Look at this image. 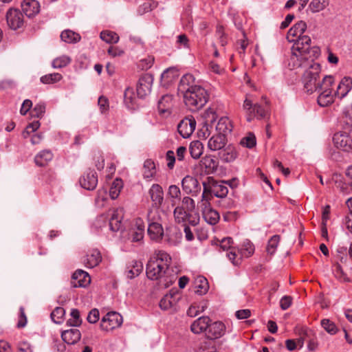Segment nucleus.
Returning a JSON list of instances; mask_svg holds the SVG:
<instances>
[{"label":"nucleus","mask_w":352,"mask_h":352,"mask_svg":"<svg viewBox=\"0 0 352 352\" xmlns=\"http://www.w3.org/2000/svg\"><path fill=\"white\" fill-rule=\"evenodd\" d=\"M307 29V24L303 21L295 23L288 31L287 39L290 43H294L291 47L292 61L299 63V58H308L311 56L319 55L320 49L316 47H311V38L309 36L303 35Z\"/></svg>","instance_id":"nucleus-1"},{"label":"nucleus","mask_w":352,"mask_h":352,"mask_svg":"<svg viewBox=\"0 0 352 352\" xmlns=\"http://www.w3.org/2000/svg\"><path fill=\"white\" fill-rule=\"evenodd\" d=\"M170 256L163 250H158L148 261L146 273L149 279L158 280L160 287L167 288L176 280V276L169 269Z\"/></svg>","instance_id":"nucleus-2"},{"label":"nucleus","mask_w":352,"mask_h":352,"mask_svg":"<svg viewBox=\"0 0 352 352\" xmlns=\"http://www.w3.org/2000/svg\"><path fill=\"white\" fill-rule=\"evenodd\" d=\"M319 55L311 56L308 58H299V63L289 60V66L292 69H302L304 70L302 82L304 87L307 93L312 94L314 91H317L322 84L319 79V74L320 72V65L314 62V58Z\"/></svg>","instance_id":"nucleus-3"},{"label":"nucleus","mask_w":352,"mask_h":352,"mask_svg":"<svg viewBox=\"0 0 352 352\" xmlns=\"http://www.w3.org/2000/svg\"><path fill=\"white\" fill-rule=\"evenodd\" d=\"M186 105L191 111H197L202 108L208 100V94L201 86L193 87L190 90L182 95Z\"/></svg>","instance_id":"nucleus-4"},{"label":"nucleus","mask_w":352,"mask_h":352,"mask_svg":"<svg viewBox=\"0 0 352 352\" xmlns=\"http://www.w3.org/2000/svg\"><path fill=\"white\" fill-rule=\"evenodd\" d=\"M334 77L332 76H325L318 89L319 96L318 97V103L320 107H327L334 102L337 97L335 92H332V87L334 84Z\"/></svg>","instance_id":"nucleus-5"},{"label":"nucleus","mask_w":352,"mask_h":352,"mask_svg":"<svg viewBox=\"0 0 352 352\" xmlns=\"http://www.w3.org/2000/svg\"><path fill=\"white\" fill-rule=\"evenodd\" d=\"M255 248L254 244L248 239H245L241 244L236 254V249H232L229 252L226 253V257L234 265H239L241 263L242 258H249L254 253Z\"/></svg>","instance_id":"nucleus-6"},{"label":"nucleus","mask_w":352,"mask_h":352,"mask_svg":"<svg viewBox=\"0 0 352 352\" xmlns=\"http://www.w3.org/2000/svg\"><path fill=\"white\" fill-rule=\"evenodd\" d=\"M265 104H252V102L246 98L243 102V109L247 113V120L251 122L254 118L258 119L264 118L268 113L269 107L267 102L265 100Z\"/></svg>","instance_id":"nucleus-7"},{"label":"nucleus","mask_w":352,"mask_h":352,"mask_svg":"<svg viewBox=\"0 0 352 352\" xmlns=\"http://www.w3.org/2000/svg\"><path fill=\"white\" fill-rule=\"evenodd\" d=\"M204 191L206 189V198L208 201L212 197V194L216 197H226L228 193V188L223 182H217L212 177H209L207 181L203 182Z\"/></svg>","instance_id":"nucleus-8"},{"label":"nucleus","mask_w":352,"mask_h":352,"mask_svg":"<svg viewBox=\"0 0 352 352\" xmlns=\"http://www.w3.org/2000/svg\"><path fill=\"white\" fill-rule=\"evenodd\" d=\"M175 221L177 223L183 226L191 225L197 226L199 223L200 217L197 212H190L184 208V206H177L173 211Z\"/></svg>","instance_id":"nucleus-9"},{"label":"nucleus","mask_w":352,"mask_h":352,"mask_svg":"<svg viewBox=\"0 0 352 352\" xmlns=\"http://www.w3.org/2000/svg\"><path fill=\"white\" fill-rule=\"evenodd\" d=\"M202 215L204 220L210 225H215L219 220V214L217 211L212 208L210 201L206 198V189L203 191L201 200L200 202Z\"/></svg>","instance_id":"nucleus-10"},{"label":"nucleus","mask_w":352,"mask_h":352,"mask_svg":"<svg viewBox=\"0 0 352 352\" xmlns=\"http://www.w3.org/2000/svg\"><path fill=\"white\" fill-rule=\"evenodd\" d=\"M217 119V113L212 109H208L205 113V121L203 122L201 128L199 130V136L206 139L210 135L216 134L214 131V124Z\"/></svg>","instance_id":"nucleus-11"},{"label":"nucleus","mask_w":352,"mask_h":352,"mask_svg":"<svg viewBox=\"0 0 352 352\" xmlns=\"http://www.w3.org/2000/svg\"><path fill=\"white\" fill-rule=\"evenodd\" d=\"M152 211L148 213V229L147 233L151 240L160 242L162 239L164 230L161 223L155 220L154 217H151Z\"/></svg>","instance_id":"nucleus-12"},{"label":"nucleus","mask_w":352,"mask_h":352,"mask_svg":"<svg viewBox=\"0 0 352 352\" xmlns=\"http://www.w3.org/2000/svg\"><path fill=\"white\" fill-rule=\"evenodd\" d=\"M123 322L122 316L116 311H109L101 320V327L104 330L119 328Z\"/></svg>","instance_id":"nucleus-13"},{"label":"nucleus","mask_w":352,"mask_h":352,"mask_svg":"<svg viewBox=\"0 0 352 352\" xmlns=\"http://www.w3.org/2000/svg\"><path fill=\"white\" fill-rule=\"evenodd\" d=\"M333 142L335 146L344 151L352 150V138L347 131H338L333 135Z\"/></svg>","instance_id":"nucleus-14"},{"label":"nucleus","mask_w":352,"mask_h":352,"mask_svg":"<svg viewBox=\"0 0 352 352\" xmlns=\"http://www.w3.org/2000/svg\"><path fill=\"white\" fill-rule=\"evenodd\" d=\"M181 298L182 295L177 289H171L161 299L160 307L163 310L175 309Z\"/></svg>","instance_id":"nucleus-15"},{"label":"nucleus","mask_w":352,"mask_h":352,"mask_svg":"<svg viewBox=\"0 0 352 352\" xmlns=\"http://www.w3.org/2000/svg\"><path fill=\"white\" fill-rule=\"evenodd\" d=\"M153 77L149 74L142 76L137 85V94L140 98H144L151 91Z\"/></svg>","instance_id":"nucleus-16"},{"label":"nucleus","mask_w":352,"mask_h":352,"mask_svg":"<svg viewBox=\"0 0 352 352\" xmlns=\"http://www.w3.org/2000/svg\"><path fill=\"white\" fill-rule=\"evenodd\" d=\"M182 187L186 194H190L192 196H197L201 188L198 180L191 175H186L183 178L182 180Z\"/></svg>","instance_id":"nucleus-17"},{"label":"nucleus","mask_w":352,"mask_h":352,"mask_svg":"<svg viewBox=\"0 0 352 352\" xmlns=\"http://www.w3.org/2000/svg\"><path fill=\"white\" fill-rule=\"evenodd\" d=\"M195 127L196 121L195 118L191 116L183 119L178 124L177 130L182 138H188L192 135Z\"/></svg>","instance_id":"nucleus-18"},{"label":"nucleus","mask_w":352,"mask_h":352,"mask_svg":"<svg viewBox=\"0 0 352 352\" xmlns=\"http://www.w3.org/2000/svg\"><path fill=\"white\" fill-rule=\"evenodd\" d=\"M6 20L8 26L12 30H17L23 24L22 14L19 10L14 8H10L7 12Z\"/></svg>","instance_id":"nucleus-19"},{"label":"nucleus","mask_w":352,"mask_h":352,"mask_svg":"<svg viewBox=\"0 0 352 352\" xmlns=\"http://www.w3.org/2000/svg\"><path fill=\"white\" fill-rule=\"evenodd\" d=\"M91 283L89 274L82 270H76L72 275V285L74 287H85Z\"/></svg>","instance_id":"nucleus-20"},{"label":"nucleus","mask_w":352,"mask_h":352,"mask_svg":"<svg viewBox=\"0 0 352 352\" xmlns=\"http://www.w3.org/2000/svg\"><path fill=\"white\" fill-rule=\"evenodd\" d=\"M352 89V78L349 76L342 78L336 87L335 95L337 98L342 100L345 98Z\"/></svg>","instance_id":"nucleus-21"},{"label":"nucleus","mask_w":352,"mask_h":352,"mask_svg":"<svg viewBox=\"0 0 352 352\" xmlns=\"http://www.w3.org/2000/svg\"><path fill=\"white\" fill-rule=\"evenodd\" d=\"M80 186L88 190H93L98 184V176L94 170H88L80 179Z\"/></svg>","instance_id":"nucleus-22"},{"label":"nucleus","mask_w":352,"mask_h":352,"mask_svg":"<svg viewBox=\"0 0 352 352\" xmlns=\"http://www.w3.org/2000/svg\"><path fill=\"white\" fill-rule=\"evenodd\" d=\"M148 195L153 207L159 208L162 204L164 201V191L160 184H153L148 190Z\"/></svg>","instance_id":"nucleus-23"},{"label":"nucleus","mask_w":352,"mask_h":352,"mask_svg":"<svg viewBox=\"0 0 352 352\" xmlns=\"http://www.w3.org/2000/svg\"><path fill=\"white\" fill-rule=\"evenodd\" d=\"M124 210L122 208L113 210L111 217L109 221V229L113 232H118L122 227V220L123 218Z\"/></svg>","instance_id":"nucleus-24"},{"label":"nucleus","mask_w":352,"mask_h":352,"mask_svg":"<svg viewBox=\"0 0 352 352\" xmlns=\"http://www.w3.org/2000/svg\"><path fill=\"white\" fill-rule=\"evenodd\" d=\"M21 7L23 12L29 18L34 16L40 11V4L36 0H23Z\"/></svg>","instance_id":"nucleus-25"},{"label":"nucleus","mask_w":352,"mask_h":352,"mask_svg":"<svg viewBox=\"0 0 352 352\" xmlns=\"http://www.w3.org/2000/svg\"><path fill=\"white\" fill-rule=\"evenodd\" d=\"M232 130V125L230 119L226 116L216 119L214 124L215 133L226 136Z\"/></svg>","instance_id":"nucleus-26"},{"label":"nucleus","mask_w":352,"mask_h":352,"mask_svg":"<svg viewBox=\"0 0 352 352\" xmlns=\"http://www.w3.org/2000/svg\"><path fill=\"white\" fill-rule=\"evenodd\" d=\"M179 77V72L174 67L166 69L161 74V85L167 87L174 82Z\"/></svg>","instance_id":"nucleus-27"},{"label":"nucleus","mask_w":352,"mask_h":352,"mask_svg":"<svg viewBox=\"0 0 352 352\" xmlns=\"http://www.w3.org/2000/svg\"><path fill=\"white\" fill-rule=\"evenodd\" d=\"M226 144V138L221 134H213L208 142V148L216 151L223 148Z\"/></svg>","instance_id":"nucleus-28"},{"label":"nucleus","mask_w":352,"mask_h":352,"mask_svg":"<svg viewBox=\"0 0 352 352\" xmlns=\"http://www.w3.org/2000/svg\"><path fill=\"white\" fill-rule=\"evenodd\" d=\"M195 82V78L192 74H186L184 75L180 80L178 85V91L179 92L183 95L189 90L191 89V88H193V87H197V85H194Z\"/></svg>","instance_id":"nucleus-29"},{"label":"nucleus","mask_w":352,"mask_h":352,"mask_svg":"<svg viewBox=\"0 0 352 352\" xmlns=\"http://www.w3.org/2000/svg\"><path fill=\"white\" fill-rule=\"evenodd\" d=\"M173 104V97L172 95H164L158 101L157 108L159 112L162 114L165 113H170Z\"/></svg>","instance_id":"nucleus-30"},{"label":"nucleus","mask_w":352,"mask_h":352,"mask_svg":"<svg viewBox=\"0 0 352 352\" xmlns=\"http://www.w3.org/2000/svg\"><path fill=\"white\" fill-rule=\"evenodd\" d=\"M54 155L50 150L44 149L34 157V162L38 166H45L52 160Z\"/></svg>","instance_id":"nucleus-31"},{"label":"nucleus","mask_w":352,"mask_h":352,"mask_svg":"<svg viewBox=\"0 0 352 352\" xmlns=\"http://www.w3.org/2000/svg\"><path fill=\"white\" fill-rule=\"evenodd\" d=\"M101 261L100 252L97 250H93L87 254L84 262L87 267L92 268L97 266Z\"/></svg>","instance_id":"nucleus-32"},{"label":"nucleus","mask_w":352,"mask_h":352,"mask_svg":"<svg viewBox=\"0 0 352 352\" xmlns=\"http://www.w3.org/2000/svg\"><path fill=\"white\" fill-rule=\"evenodd\" d=\"M143 270V265L140 261H133L129 265L126 270V275L129 278H133L138 276Z\"/></svg>","instance_id":"nucleus-33"},{"label":"nucleus","mask_w":352,"mask_h":352,"mask_svg":"<svg viewBox=\"0 0 352 352\" xmlns=\"http://www.w3.org/2000/svg\"><path fill=\"white\" fill-rule=\"evenodd\" d=\"M200 166L205 169V172L210 173L217 169V163L212 156L206 155L200 161Z\"/></svg>","instance_id":"nucleus-34"},{"label":"nucleus","mask_w":352,"mask_h":352,"mask_svg":"<svg viewBox=\"0 0 352 352\" xmlns=\"http://www.w3.org/2000/svg\"><path fill=\"white\" fill-rule=\"evenodd\" d=\"M195 293L199 295L205 294L209 288L207 279L202 276H198L195 280Z\"/></svg>","instance_id":"nucleus-35"},{"label":"nucleus","mask_w":352,"mask_h":352,"mask_svg":"<svg viewBox=\"0 0 352 352\" xmlns=\"http://www.w3.org/2000/svg\"><path fill=\"white\" fill-rule=\"evenodd\" d=\"M62 340L67 344H74L80 340V331H61Z\"/></svg>","instance_id":"nucleus-36"},{"label":"nucleus","mask_w":352,"mask_h":352,"mask_svg":"<svg viewBox=\"0 0 352 352\" xmlns=\"http://www.w3.org/2000/svg\"><path fill=\"white\" fill-rule=\"evenodd\" d=\"M156 173L155 164L150 159L146 160L143 166V177L146 179H151Z\"/></svg>","instance_id":"nucleus-37"},{"label":"nucleus","mask_w":352,"mask_h":352,"mask_svg":"<svg viewBox=\"0 0 352 352\" xmlns=\"http://www.w3.org/2000/svg\"><path fill=\"white\" fill-rule=\"evenodd\" d=\"M210 322V319L208 317H200L191 324L190 330H207L209 328Z\"/></svg>","instance_id":"nucleus-38"},{"label":"nucleus","mask_w":352,"mask_h":352,"mask_svg":"<svg viewBox=\"0 0 352 352\" xmlns=\"http://www.w3.org/2000/svg\"><path fill=\"white\" fill-rule=\"evenodd\" d=\"M61 40L67 43H76L80 40V36L70 30H66L61 32Z\"/></svg>","instance_id":"nucleus-39"},{"label":"nucleus","mask_w":352,"mask_h":352,"mask_svg":"<svg viewBox=\"0 0 352 352\" xmlns=\"http://www.w3.org/2000/svg\"><path fill=\"white\" fill-rule=\"evenodd\" d=\"M190 153L192 158L198 159L201 157L204 152V145L199 141H192L189 146Z\"/></svg>","instance_id":"nucleus-40"},{"label":"nucleus","mask_w":352,"mask_h":352,"mask_svg":"<svg viewBox=\"0 0 352 352\" xmlns=\"http://www.w3.org/2000/svg\"><path fill=\"white\" fill-rule=\"evenodd\" d=\"M123 185L124 183L121 179L116 178L113 180L109 189V195L112 199H116L118 197Z\"/></svg>","instance_id":"nucleus-41"},{"label":"nucleus","mask_w":352,"mask_h":352,"mask_svg":"<svg viewBox=\"0 0 352 352\" xmlns=\"http://www.w3.org/2000/svg\"><path fill=\"white\" fill-rule=\"evenodd\" d=\"M136 98L133 89L127 87L124 94V102L125 106L130 109H134L135 106Z\"/></svg>","instance_id":"nucleus-42"},{"label":"nucleus","mask_w":352,"mask_h":352,"mask_svg":"<svg viewBox=\"0 0 352 352\" xmlns=\"http://www.w3.org/2000/svg\"><path fill=\"white\" fill-rule=\"evenodd\" d=\"M100 38L109 44L117 43L119 41V36L114 32L104 30L100 32Z\"/></svg>","instance_id":"nucleus-43"},{"label":"nucleus","mask_w":352,"mask_h":352,"mask_svg":"<svg viewBox=\"0 0 352 352\" xmlns=\"http://www.w3.org/2000/svg\"><path fill=\"white\" fill-rule=\"evenodd\" d=\"M329 0H311L309 8L311 12H319L324 10L329 6Z\"/></svg>","instance_id":"nucleus-44"},{"label":"nucleus","mask_w":352,"mask_h":352,"mask_svg":"<svg viewBox=\"0 0 352 352\" xmlns=\"http://www.w3.org/2000/svg\"><path fill=\"white\" fill-rule=\"evenodd\" d=\"M82 323V320L80 317V312L77 309H72L70 312V318L67 322V324L70 327H78Z\"/></svg>","instance_id":"nucleus-45"},{"label":"nucleus","mask_w":352,"mask_h":352,"mask_svg":"<svg viewBox=\"0 0 352 352\" xmlns=\"http://www.w3.org/2000/svg\"><path fill=\"white\" fill-rule=\"evenodd\" d=\"M208 69L209 73L214 74L219 76H223L226 74V69L216 63L214 60H210L208 63Z\"/></svg>","instance_id":"nucleus-46"},{"label":"nucleus","mask_w":352,"mask_h":352,"mask_svg":"<svg viewBox=\"0 0 352 352\" xmlns=\"http://www.w3.org/2000/svg\"><path fill=\"white\" fill-rule=\"evenodd\" d=\"M197 333H203V337L206 340L205 341L206 346L207 347L210 344V342L217 338H221L223 336L222 331H196Z\"/></svg>","instance_id":"nucleus-47"},{"label":"nucleus","mask_w":352,"mask_h":352,"mask_svg":"<svg viewBox=\"0 0 352 352\" xmlns=\"http://www.w3.org/2000/svg\"><path fill=\"white\" fill-rule=\"evenodd\" d=\"M72 59L69 56L67 55H62L53 60L52 67L56 69L62 68L69 65Z\"/></svg>","instance_id":"nucleus-48"},{"label":"nucleus","mask_w":352,"mask_h":352,"mask_svg":"<svg viewBox=\"0 0 352 352\" xmlns=\"http://www.w3.org/2000/svg\"><path fill=\"white\" fill-rule=\"evenodd\" d=\"M65 315V310L64 308L58 307L51 313V318L54 322L60 324L63 321Z\"/></svg>","instance_id":"nucleus-49"},{"label":"nucleus","mask_w":352,"mask_h":352,"mask_svg":"<svg viewBox=\"0 0 352 352\" xmlns=\"http://www.w3.org/2000/svg\"><path fill=\"white\" fill-rule=\"evenodd\" d=\"M168 196L170 198L172 205L174 206L176 200L181 199V190L176 185H170L168 190Z\"/></svg>","instance_id":"nucleus-50"},{"label":"nucleus","mask_w":352,"mask_h":352,"mask_svg":"<svg viewBox=\"0 0 352 352\" xmlns=\"http://www.w3.org/2000/svg\"><path fill=\"white\" fill-rule=\"evenodd\" d=\"M280 241V236L278 235L272 236L268 241L266 250L269 254H274L277 249Z\"/></svg>","instance_id":"nucleus-51"},{"label":"nucleus","mask_w":352,"mask_h":352,"mask_svg":"<svg viewBox=\"0 0 352 352\" xmlns=\"http://www.w3.org/2000/svg\"><path fill=\"white\" fill-rule=\"evenodd\" d=\"M62 79V75L59 73H52L41 78V81L44 84L55 83Z\"/></svg>","instance_id":"nucleus-52"},{"label":"nucleus","mask_w":352,"mask_h":352,"mask_svg":"<svg viewBox=\"0 0 352 352\" xmlns=\"http://www.w3.org/2000/svg\"><path fill=\"white\" fill-rule=\"evenodd\" d=\"M238 156V153L234 148H230V146H228L227 148L225 150V153L223 154V160L226 162H230L234 161Z\"/></svg>","instance_id":"nucleus-53"},{"label":"nucleus","mask_w":352,"mask_h":352,"mask_svg":"<svg viewBox=\"0 0 352 352\" xmlns=\"http://www.w3.org/2000/svg\"><path fill=\"white\" fill-rule=\"evenodd\" d=\"M240 144L243 146L252 148L256 145V138L254 135L250 133L241 140Z\"/></svg>","instance_id":"nucleus-54"},{"label":"nucleus","mask_w":352,"mask_h":352,"mask_svg":"<svg viewBox=\"0 0 352 352\" xmlns=\"http://www.w3.org/2000/svg\"><path fill=\"white\" fill-rule=\"evenodd\" d=\"M40 125L41 124L38 121H34L29 124L22 133L23 138H28L30 136V133L36 131L40 127Z\"/></svg>","instance_id":"nucleus-55"},{"label":"nucleus","mask_w":352,"mask_h":352,"mask_svg":"<svg viewBox=\"0 0 352 352\" xmlns=\"http://www.w3.org/2000/svg\"><path fill=\"white\" fill-rule=\"evenodd\" d=\"M232 243L233 241L231 237H225L219 242L220 248L223 251H226V253L229 252L232 249H235V248L232 246Z\"/></svg>","instance_id":"nucleus-56"},{"label":"nucleus","mask_w":352,"mask_h":352,"mask_svg":"<svg viewBox=\"0 0 352 352\" xmlns=\"http://www.w3.org/2000/svg\"><path fill=\"white\" fill-rule=\"evenodd\" d=\"M176 44L177 48H189V40L186 35L182 34L177 36Z\"/></svg>","instance_id":"nucleus-57"},{"label":"nucleus","mask_w":352,"mask_h":352,"mask_svg":"<svg viewBox=\"0 0 352 352\" xmlns=\"http://www.w3.org/2000/svg\"><path fill=\"white\" fill-rule=\"evenodd\" d=\"M182 204L184 207H186V210L190 211V212H195V201L189 197H184L182 199Z\"/></svg>","instance_id":"nucleus-58"},{"label":"nucleus","mask_w":352,"mask_h":352,"mask_svg":"<svg viewBox=\"0 0 352 352\" xmlns=\"http://www.w3.org/2000/svg\"><path fill=\"white\" fill-rule=\"evenodd\" d=\"M156 7V4L151 3H144L139 6L138 12L140 15H142L146 12H151Z\"/></svg>","instance_id":"nucleus-59"},{"label":"nucleus","mask_w":352,"mask_h":352,"mask_svg":"<svg viewBox=\"0 0 352 352\" xmlns=\"http://www.w3.org/2000/svg\"><path fill=\"white\" fill-rule=\"evenodd\" d=\"M45 111V106L44 103L39 102L36 104L32 111V116L36 118L43 116Z\"/></svg>","instance_id":"nucleus-60"},{"label":"nucleus","mask_w":352,"mask_h":352,"mask_svg":"<svg viewBox=\"0 0 352 352\" xmlns=\"http://www.w3.org/2000/svg\"><path fill=\"white\" fill-rule=\"evenodd\" d=\"M205 309V306L204 305H191L188 311H187V314L190 316V317H195L196 316H197V314L199 313V312H201V311H204Z\"/></svg>","instance_id":"nucleus-61"},{"label":"nucleus","mask_w":352,"mask_h":352,"mask_svg":"<svg viewBox=\"0 0 352 352\" xmlns=\"http://www.w3.org/2000/svg\"><path fill=\"white\" fill-rule=\"evenodd\" d=\"M153 63H154V58L149 56L145 58L142 59L140 61L139 66L142 68V69L146 70L153 66Z\"/></svg>","instance_id":"nucleus-62"},{"label":"nucleus","mask_w":352,"mask_h":352,"mask_svg":"<svg viewBox=\"0 0 352 352\" xmlns=\"http://www.w3.org/2000/svg\"><path fill=\"white\" fill-rule=\"evenodd\" d=\"M100 318V313L98 309H91L87 317V320L89 323H96Z\"/></svg>","instance_id":"nucleus-63"},{"label":"nucleus","mask_w":352,"mask_h":352,"mask_svg":"<svg viewBox=\"0 0 352 352\" xmlns=\"http://www.w3.org/2000/svg\"><path fill=\"white\" fill-rule=\"evenodd\" d=\"M98 104L102 113H104L109 109V101L106 97H99Z\"/></svg>","instance_id":"nucleus-64"}]
</instances>
